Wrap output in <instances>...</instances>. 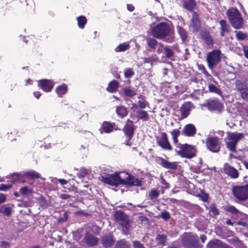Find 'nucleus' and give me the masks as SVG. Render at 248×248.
Instances as JSON below:
<instances>
[{
    "instance_id": "1",
    "label": "nucleus",
    "mask_w": 248,
    "mask_h": 248,
    "mask_svg": "<svg viewBox=\"0 0 248 248\" xmlns=\"http://www.w3.org/2000/svg\"><path fill=\"white\" fill-rule=\"evenodd\" d=\"M101 179L104 183L116 187L120 185H141L140 180L125 171L110 174H105L101 176Z\"/></svg>"
},
{
    "instance_id": "2",
    "label": "nucleus",
    "mask_w": 248,
    "mask_h": 248,
    "mask_svg": "<svg viewBox=\"0 0 248 248\" xmlns=\"http://www.w3.org/2000/svg\"><path fill=\"white\" fill-rule=\"evenodd\" d=\"M151 35L158 39H163L168 43L174 42L172 25L170 23L161 22L155 25L151 26Z\"/></svg>"
},
{
    "instance_id": "3",
    "label": "nucleus",
    "mask_w": 248,
    "mask_h": 248,
    "mask_svg": "<svg viewBox=\"0 0 248 248\" xmlns=\"http://www.w3.org/2000/svg\"><path fill=\"white\" fill-rule=\"evenodd\" d=\"M227 16L232 27L235 29H241L243 25V18L239 10L232 7L226 12Z\"/></svg>"
},
{
    "instance_id": "4",
    "label": "nucleus",
    "mask_w": 248,
    "mask_h": 248,
    "mask_svg": "<svg viewBox=\"0 0 248 248\" xmlns=\"http://www.w3.org/2000/svg\"><path fill=\"white\" fill-rule=\"evenodd\" d=\"M184 248H197L198 237L191 232H185L181 236Z\"/></svg>"
},
{
    "instance_id": "5",
    "label": "nucleus",
    "mask_w": 248,
    "mask_h": 248,
    "mask_svg": "<svg viewBox=\"0 0 248 248\" xmlns=\"http://www.w3.org/2000/svg\"><path fill=\"white\" fill-rule=\"evenodd\" d=\"M221 51L219 49H214L207 53L206 61L210 70H213L221 61Z\"/></svg>"
},
{
    "instance_id": "6",
    "label": "nucleus",
    "mask_w": 248,
    "mask_h": 248,
    "mask_svg": "<svg viewBox=\"0 0 248 248\" xmlns=\"http://www.w3.org/2000/svg\"><path fill=\"white\" fill-rule=\"evenodd\" d=\"M25 176L31 179L40 178V174L33 170L24 172L14 173L11 174L12 179L14 183L21 182L25 183L26 181L23 179Z\"/></svg>"
},
{
    "instance_id": "7",
    "label": "nucleus",
    "mask_w": 248,
    "mask_h": 248,
    "mask_svg": "<svg viewBox=\"0 0 248 248\" xmlns=\"http://www.w3.org/2000/svg\"><path fill=\"white\" fill-rule=\"evenodd\" d=\"M232 193L238 200L244 201L248 199V184L236 186L232 188Z\"/></svg>"
},
{
    "instance_id": "8",
    "label": "nucleus",
    "mask_w": 248,
    "mask_h": 248,
    "mask_svg": "<svg viewBox=\"0 0 248 248\" xmlns=\"http://www.w3.org/2000/svg\"><path fill=\"white\" fill-rule=\"evenodd\" d=\"M243 134L241 133L233 132L228 134L226 147L231 151H235L236 146L239 140L242 138Z\"/></svg>"
},
{
    "instance_id": "9",
    "label": "nucleus",
    "mask_w": 248,
    "mask_h": 248,
    "mask_svg": "<svg viewBox=\"0 0 248 248\" xmlns=\"http://www.w3.org/2000/svg\"><path fill=\"white\" fill-rule=\"evenodd\" d=\"M178 153L183 157L191 158L196 155V150L193 146L185 144L181 145Z\"/></svg>"
},
{
    "instance_id": "10",
    "label": "nucleus",
    "mask_w": 248,
    "mask_h": 248,
    "mask_svg": "<svg viewBox=\"0 0 248 248\" xmlns=\"http://www.w3.org/2000/svg\"><path fill=\"white\" fill-rule=\"evenodd\" d=\"M207 148L213 153H217L220 149L219 139L217 137H209L206 139Z\"/></svg>"
},
{
    "instance_id": "11",
    "label": "nucleus",
    "mask_w": 248,
    "mask_h": 248,
    "mask_svg": "<svg viewBox=\"0 0 248 248\" xmlns=\"http://www.w3.org/2000/svg\"><path fill=\"white\" fill-rule=\"evenodd\" d=\"M38 86L44 92H49L53 88L54 82L53 80L47 79H43L37 81Z\"/></svg>"
},
{
    "instance_id": "12",
    "label": "nucleus",
    "mask_w": 248,
    "mask_h": 248,
    "mask_svg": "<svg viewBox=\"0 0 248 248\" xmlns=\"http://www.w3.org/2000/svg\"><path fill=\"white\" fill-rule=\"evenodd\" d=\"M236 88L240 93L243 99H248V83L247 82H237L236 83Z\"/></svg>"
},
{
    "instance_id": "13",
    "label": "nucleus",
    "mask_w": 248,
    "mask_h": 248,
    "mask_svg": "<svg viewBox=\"0 0 248 248\" xmlns=\"http://www.w3.org/2000/svg\"><path fill=\"white\" fill-rule=\"evenodd\" d=\"M156 162L163 167L167 169L175 170L177 168V164L176 162H170L161 157H157L156 158Z\"/></svg>"
},
{
    "instance_id": "14",
    "label": "nucleus",
    "mask_w": 248,
    "mask_h": 248,
    "mask_svg": "<svg viewBox=\"0 0 248 248\" xmlns=\"http://www.w3.org/2000/svg\"><path fill=\"white\" fill-rule=\"evenodd\" d=\"M157 143L163 149L169 151L172 149L171 146L168 140L167 135L165 132L161 133L160 138L157 141Z\"/></svg>"
},
{
    "instance_id": "15",
    "label": "nucleus",
    "mask_w": 248,
    "mask_h": 248,
    "mask_svg": "<svg viewBox=\"0 0 248 248\" xmlns=\"http://www.w3.org/2000/svg\"><path fill=\"white\" fill-rule=\"evenodd\" d=\"M223 170L224 173L232 178L236 179L238 177L239 173L237 170L227 163L225 164Z\"/></svg>"
},
{
    "instance_id": "16",
    "label": "nucleus",
    "mask_w": 248,
    "mask_h": 248,
    "mask_svg": "<svg viewBox=\"0 0 248 248\" xmlns=\"http://www.w3.org/2000/svg\"><path fill=\"white\" fill-rule=\"evenodd\" d=\"M190 27L192 28L193 31L197 32L199 31L201 22L199 18V15L196 12L193 13Z\"/></svg>"
},
{
    "instance_id": "17",
    "label": "nucleus",
    "mask_w": 248,
    "mask_h": 248,
    "mask_svg": "<svg viewBox=\"0 0 248 248\" xmlns=\"http://www.w3.org/2000/svg\"><path fill=\"white\" fill-rule=\"evenodd\" d=\"M115 126V124L114 123L104 122L99 130L101 134L110 133L113 131Z\"/></svg>"
},
{
    "instance_id": "18",
    "label": "nucleus",
    "mask_w": 248,
    "mask_h": 248,
    "mask_svg": "<svg viewBox=\"0 0 248 248\" xmlns=\"http://www.w3.org/2000/svg\"><path fill=\"white\" fill-rule=\"evenodd\" d=\"M193 104L191 102H186L180 108L182 117L183 118L187 117L192 108Z\"/></svg>"
},
{
    "instance_id": "19",
    "label": "nucleus",
    "mask_w": 248,
    "mask_h": 248,
    "mask_svg": "<svg viewBox=\"0 0 248 248\" xmlns=\"http://www.w3.org/2000/svg\"><path fill=\"white\" fill-rule=\"evenodd\" d=\"M196 128L192 124L186 125L183 129V133L187 137H192L196 134Z\"/></svg>"
},
{
    "instance_id": "20",
    "label": "nucleus",
    "mask_w": 248,
    "mask_h": 248,
    "mask_svg": "<svg viewBox=\"0 0 248 248\" xmlns=\"http://www.w3.org/2000/svg\"><path fill=\"white\" fill-rule=\"evenodd\" d=\"M85 242L89 247L96 246L99 241V239L91 234H86L84 238Z\"/></svg>"
},
{
    "instance_id": "21",
    "label": "nucleus",
    "mask_w": 248,
    "mask_h": 248,
    "mask_svg": "<svg viewBox=\"0 0 248 248\" xmlns=\"http://www.w3.org/2000/svg\"><path fill=\"white\" fill-rule=\"evenodd\" d=\"M114 242L115 240L111 235L103 236L101 238V243L105 248L111 247L113 245Z\"/></svg>"
},
{
    "instance_id": "22",
    "label": "nucleus",
    "mask_w": 248,
    "mask_h": 248,
    "mask_svg": "<svg viewBox=\"0 0 248 248\" xmlns=\"http://www.w3.org/2000/svg\"><path fill=\"white\" fill-rule=\"evenodd\" d=\"M114 218L116 221L120 225L128 220L129 217L122 211H117L114 214Z\"/></svg>"
},
{
    "instance_id": "23",
    "label": "nucleus",
    "mask_w": 248,
    "mask_h": 248,
    "mask_svg": "<svg viewBox=\"0 0 248 248\" xmlns=\"http://www.w3.org/2000/svg\"><path fill=\"white\" fill-rule=\"evenodd\" d=\"M13 205L10 204H3L0 206V213L3 216L10 217L11 215Z\"/></svg>"
},
{
    "instance_id": "24",
    "label": "nucleus",
    "mask_w": 248,
    "mask_h": 248,
    "mask_svg": "<svg viewBox=\"0 0 248 248\" xmlns=\"http://www.w3.org/2000/svg\"><path fill=\"white\" fill-rule=\"evenodd\" d=\"M220 26V35L223 37L226 33H228L230 32V26L227 24L226 20L222 19L219 21Z\"/></svg>"
},
{
    "instance_id": "25",
    "label": "nucleus",
    "mask_w": 248,
    "mask_h": 248,
    "mask_svg": "<svg viewBox=\"0 0 248 248\" xmlns=\"http://www.w3.org/2000/svg\"><path fill=\"white\" fill-rule=\"evenodd\" d=\"M135 129L134 125H125L123 128V132L127 138L132 139L133 137Z\"/></svg>"
},
{
    "instance_id": "26",
    "label": "nucleus",
    "mask_w": 248,
    "mask_h": 248,
    "mask_svg": "<svg viewBox=\"0 0 248 248\" xmlns=\"http://www.w3.org/2000/svg\"><path fill=\"white\" fill-rule=\"evenodd\" d=\"M68 91L67 86L63 83L56 88L55 92L59 97H62L64 94H65Z\"/></svg>"
},
{
    "instance_id": "27",
    "label": "nucleus",
    "mask_w": 248,
    "mask_h": 248,
    "mask_svg": "<svg viewBox=\"0 0 248 248\" xmlns=\"http://www.w3.org/2000/svg\"><path fill=\"white\" fill-rule=\"evenodd\" d=\"M184 8L189 12H192L196 7L195 0H183Z\"/></svg>"
},
{
    "instance_id": "28",
    "label": "nucleus",
    "mask_w": 248,
    "mask_h": 248,
    "mask_svg": "<svg viewBox=\"0 0 248 248\" xmlns=\"http://www.w3.org/2000/svg\"><path fill=\"white\" fill-rule=\"evenodd\" d=\"M119 87V83L115 80H113L109 82L106 89L107 91L109 93H115Z\"/></svg>"
},
{
    "instance_id": "29",
    "label": "nucleus",
    "mask_w": 248,
    "mask_h": 248,
    "mask_svg": "<svg viewBox=\"0 0 248 248\" xmlns=\"http://www.w3.org/2000/svg\"><path fill=\"white\" fill-rule=\"evenodd\" d=\"M116 112L118 116L123 118L128 114L126 108L123 106H118L116 107Z\"/></svg>"
},
{
    "instance_id": "30",
    "label": "nucleus",
    "mask_w": 248,
    "mask_h": 248,
    "mask_svg": "<svg viewBox=\"0 0 248 248\" xmlns=\"http://www.w3.org/2000/svg\"><path fill=\"white\" fill-rule=\"evenodd\" d=\"M146 42L149 50L155 51L159 43L157 40L155 38H148L146 39Z\"/></svg>"
},
{
    "instance_id": "31",
    "label": "nucleus",
    "mask_w": 248,
    "mask_h": 248,
    "mask_svg": "<svg viewBox=\"0 0 248 248\" xmlns=\"http://www.w3.org/2000/svg\"><path fill=\"white\" fill-rule=\"evenodd\" d=\"M176 30L179 34V36L181 37L182 41L184 42L187 39V33L186 31L180 26L179 25H177L176 27Z\"/></svg>"
},
{
    "instance_id": "32",
    "label": "nucleus",
    "mask_w": 248,
    "mask_h": 248,
    "mask_svg": "<svg viewBox=\"0 0 248 248\" xmlns=\"http://www.w3.org/2000/svg\"><path fill=\"white\" fill-rule=\"evenodd\" d=\"M78 27L80 29H83L87 23V19L84 16H80L77 17Z\"/></svg>"
},
{
    "instance_id": "33",
    "label": "nucleus",
    "mask_w": 248,
    "mask_h": 248,
    "mask_svg": "<svg viewBox=\"0 0 248 248\" xmlns=\"http://www.w3.org/2000/svg\"><path fill=\"white\" fill-rule=\"evenodd\" d=\"M130 247L129 242L124 239L117 241L115 245V248H130Z\"/></svg>"
},
{
    "instance_id": "34",
    "label": "nucleus",
    "mask_w": 248,
    "mask_h": 248,
    "mask_svg": "<svg viewBox=\"0 0 248 248\" xmlns=\"http://www.w3.org/2000/svg\"><path fill=\"white\" fill-rule=\"evenodd\" d=\"M130 48V45L128 43H123L119 44L115 48L116 52H124L128 50Z\"/></svg>"
},
{
    "instance_id": "35",
    "label": "nucleus",
    "mask_w": 248,
    "mask_h": 248,
    "mask_svg": "<svg viewBox=\"0 0 248 248\" xmlns=\"http://www.w3.org/2000/svg\"><path fill=\"white\" fill-rule=\"evenodd\" d=\"M137 117L139 119L143 121H148L149 120V116L148 113L143 110H139L137 112Z\"/></svg>"
},
{
    "instance_id": "36",
    "label": "nucleus",
    "mask_w": 248,
    "mask_h": 248,
    "mask_svg": "<svg viewBox=\"0 0 248 248\" xmlns=\"http://www.w3.org/2000/svg\"><path fill=\"white\" fill-rule=\"evenodd\" d=\"M124 95L126 96L132 97L136 94V92L134 88H124L123 89Z\"/></svg>"
},
{
    "instance_id": "37",
    "label": "nucleus",
    "mask_w": 248,
    "mask_h": 248,
    "mask_svg": "<svg viewBox=\"0 0 248 248\" xmlns=\"http://www.w3.org/2000/svg\"><path fill=\"white\" fill-rule=\"evenodd\" d=\"M120 225L123 228V233L124 235H127L129 233V232L131 227L129 219L125 222L122 223V224H120Z\"/></svg>"
},
{
    "instance_id": "38",
    "label": "nucleus",
    "mask_w": 248,
    "mask_h": 248,
    "mask_svg": "<svg viewBox=\"0 0 248 248\" xmlns=\"http://www.w3.org/2000/svg\"><path fill=\"white\" fill-rule=\"evenodd\" d=\"M159 245L164 246L167 239V236L164 234H158L155 238Z\"/></svg>"
},
{
    "instance_id": "39",
    "label": "nucleus",
    "mask_w": 248,
    "mask_h": 248,
    "mask_svg": "<svg viewBox=\"0 0 248 248\" xmlns=\"http://www.w3.org/2000/svg\"><path fill=\"white\" fill-rule=\"evenodd\" d=\"M223 243L219 240L216 241H210L207 244V248H220L219 247H222Z\"/></svg>"
},
{
    "instance_id": "40",
    "label": "nucleus",
    "mask_w": 248,
    "mask_h": 248,
    "mask_svg": "<svg viewBox=\"0 0 248 248\" xmlns=\"http://www.w3.org/2000/svg\"><path fill=\"white\" fill-rule=\"evenodd\" d=\"M208 90L210 92L217 94H220L221 93L220 89L216 85L213 84H208Z\"/></svg>"
},
{
    "instance_id": "41",
    "label": "nucleus",
    "mask_w": 248,
    "mask_h": 248,
    "mask_svg": "<svg viewBox=\"0 0 248 248\" xmlns=\"http://www.w3.org/2000/svg\"><path fill=\"white\" fill-rule=\"evenodd\" d=\"M171 135L172 137L173 142L176 144L178 143V137L180 135V132L178 129H173L170 132Z\"/></svg>"
},
{
    "instance_id": "42",
    "label": "nucleus",
    "mask_w": 248,
    "mask_h": 248,
    "mask_svg": "<svg viewBox=\"0 0 248 248\" xmlns=\"http://www.w3.org/2000/svg\"><path fill=\"white\" fill-rule=\"evenodd\" d=\"M164 53L167 58H170L173 55V52L170 46H165Z\"/></svg>"
},
{
    "instance_id": "43",
    "label": "nucleus",
    "mask_w": 248,
    "mask_h": 248,
    "mask_svg": "<svg viewBox=\"0 0 248 248\" xmlns=\"http://www.w3.org/2000/svg\"><path fill=\"white\" fill-rule=\"evenodd\" d=\"M236 38L239 41L244 40L247 37L246 34L241 31H235Z\"/></svg>"
},
{
    "instance_id": "44",
    "label": "nucleus",
    "mask_w": 248,
    "mask_h": 248,
    "mask_svg": "<svg viewBox=\"0 0 248 248\" xmlns=\"http://www.w3.org/2000/svg\"><path fill=\"white\" fill-rule=\"evenodd\" d=\"M159 193L155 189H153L149 193V197L151 200H154L158 197Z\"/></svg>"
},
{
    "instance_id": "45",
    "label": "nucleus",
    "mask_w": 248,
    "mask_h": 248,
    "mask_svg": "<svg viewBox=\"0 0 248 248\" xmlns=\"http://www.w3.org/2000/svg\"><path fill=\"white\" fill-rule=\"evenodd\" d=\"M231 241L233 245L236 247L241 248L243 246L242 242L237 237L232 238Z\"/></svg>"
},
{
    "instance_id": "46",
    "label": "nucleus",
    "mask_w": 248,
    "mask_h": 248,
    "mask_svg": "<svg viewBox=\"0 0 248 248\" xmlns=\"http://www.w3.org/2000/svg\"><path fill=\"white\" fill-rule=\"evenodd\" d=\"M204 41L208 46L213 45V39L209 34H205L203 36Z\"/></svg>"
},
{
    "instance_id": "47",
    "label": "nucleus",
    "mask_w": 248,
    "mask_h": 248,
    "mask_svg": "<svg viewBox=\"0 0 248 248\" xmlns=\"http://www.w3.org/2000/svg\"><path fill=\"white\" fill-rule=\"evenodd\" d=\"M134 75L131 68L125 69L124 70V76L125 78H130Z\"/></svg>"
},
{
    "instance_id": "48",
    "label": "nucleus",
    "mask_w": 248,
    "mask_h": 248,
    "mask_svg": "<svg viewBox=\"0 0 248 248\" xmlns=\"http://www.w3.org/2000/svg\"><path fill=\"white\" fill-rule=\"evenodd\" d=\"M226 210L235 215L237 214L239 212V210L237 209L234 206L232 205H229L227 206L226 208Z\"/></svg>"
},
{
    "instance_id": "49",
    "label": "nucleus",
    "mask_w": 248,
    "mask_h": 248,
    "mask_svg": "<svg viewBox=\"0 0 248 248\" xmlns=\"http://www.w3.org/2000/svg\"><path fill=\"white\" fill-rule=\"evenodd\" d=\"M210 212H211L215 216L219 214V211L216 207L215 204H212L210 206Z\"/></svg>"
},
{
    "instance_id": "50",
    "label": "nucleus",
    "mask_w": 248,
    "mask_h": 248,
    "mask_svg": "<svg viewBox=\"0 0 248 248\" xmlns=\"http://www.w3.org/2000/svg\"><path fill=\"white\" fill-rule=\"evenodd\" d=\"M20 192L22 195H26L31 192V190L27 186H24L20 188Z\"/></svg>"
},
{
    "instance_id": "51",
    "label": "nucleus",
    "mask_w": 248,
    "mask_h": 248,
    "mask_svg": "<svg viewBox=\"0 0 248 248\" xmlns=\"http://www.w3.org/2000/svg\"><path fill=\"white\" fill-rule=\"evenodd\" d=\"M160 217L165 221H167L170 218V214L168 211H165L161 212Z\"/></svg>"
},
{
    "instance_id": "52",
    "label": "nucleus",
    "mask_w": 248,
    "mask_h": 248,
    "mask_svg": "<svg viewBox=\"0 0 248 248\" xmlns=\"http://www.w3.org/2000/svg\"><path fill=\"white\" fill-rule=\"evenodd\" d=\"M164 45L161 43H159L157 45V46H156V49L155 51L159 54L163 52L165 49Z\"/></svg>"
},
{
    "instance_id": "53",
    "label": "nucleus",
    "mask_w": 248,
    "mask_h": 248,
    "mask_svg": "<svg viewBox=\"0 0 248 248\" xmlns=\"http://www.w3.org/2000/svg\"><path fill=\"white\" fill-rule=\"evenodd\" d=\"M12 187V186L10 185L0 184V190L6 191Z\"/></svg>"
},
{
    "instance_id": "54",
    "label": "nucleus",
    "mask_w": 248,
    "mask_h": 248,
    "mask_svg": "<svg viewBox=\"0 0 248 248\" xmlns=\"http://www.w3.org/2000/svg\"><path fill=\"white\" fill-rule=\"evenodd\" d=\"M133 246L134 248H145L144 246L140 241H134Z\"/></svg>"
},
{
    "instance_id": "55",
    "label": "nucleus",
    "mask_w": 248,
    "mask_h": 248,
    "mask_svg": "<svg viewBox=\"0 0 248 248\" xmlns=\"http://www.w3.org/2000/svg\"><path fill=\"white\" fill-rule=\"evenodd\" d=\"M87 173L88 171L87 170L82 169L80 170V172L78 174V175L79 177L83 178L87 174Z\"/></svg>"
},
{
    "instance_id": "56",
    "label": "nucleus",
    "mask_w": 248,
    "mask_h": 248,
    "mask_svg": "<svg viewBox=\"0 0 248 248\" xmlns=\"http://www.w3.org/2000/svg\"><path fill=\"white\" fill-rule=\"evenodd\" d=\"M10 245V243L7 241H0V247L1 248H9Z\"/></svg>"
},
{
    "instance_id": "57",
    "label": "nucleus",
    "mask_w": 248,
    "mask_h": 248,
    "mask_svg": "<svg viewBox=\"0 0 248 248\" xmlns=\"http://www.w3.org/2000/svg\"><path fill=\"white\" fill-rule=\"evenodd\" d=\"M198 196L202 199L203 202H207L208 199V196L207 194L203 193L198 195Z\"/></svg>"
},
{
    "instance_id": "58",
    "label": "nucleus",
    "mask_w": 248,
    "mask_h": 248,
    "mask_svg": "<svg viewBox=\"0 0 248 248\" xmlns=\"http://www.w3.org/2000/svg\"><path fill=\"white\" fill-rule=\"evenodd\" d=\"M138 104L141 108L144 109L146 108V104H148V102H145V101H143L141 100H139L138 102Z\"/></svg>"
},
{
    "instance_id": "59",
    "label": "nucleus",
    "mask_w": 248,
    "mask_h": 248,
    "mask_svg": "<svg viewBox=\"0 0 248 248\" xmlns=\"http://www.w3.org/2000/svg\"><path fill=\"white\" fill-rule=\"evenodd\" d=\"M178 234V233L176 231H169L168 232V235L171 238H174V237H177Z\"/></svg>"
},
{
    "instance_id": "60",
    "label": "nucleus",
    "mask_w": 248,
    "mask_h": 248,
    "mask_svg": "<svg viewBox=\"0 0 248 248\" xmlns=\"http://www.w3.org/2000/svg\"><path fill=\"white\" fill-rule=\"evenodd\" d=\"M207 79L208 80H210L211 81H213L214 83H215L216 84H217V81H216L214 78H213V77L208 73L207 74L205 75Z\"/></svg>"
},
{
    "instance_id": "61",
    "label": "nucleus",
    "mask_w": 248,
    "mask_h": 248,
    "mask_svg": "<svg viewBox=\"0 0 248 248\" xmlns=\"http://www.w3.org/2000/svg\"><path fill=\"white\" fill-rule=\"evenodd\" d=\"M199 69L202 71V72L205 76L206 74L208 73L207 71L206 70L205 67L203 65L201 66H199Z\"/></svg>"
},
{
    "instance_id": "62",
    "label": "nucleus",
    "mask_w": 248,
    "mask_h": 248,
    "mask_svg": "<svg viewBox=\"0 0 248 248\" xmlns=\"http://www.w3.org/2000/svg\"><path fill=\"white\" fill-rule=\"evenodd\" d=\"M6 200V197L4 194L0 193V204L3 202H4Z\"/></svg>"
},
{
    "instance_id": "63",
    "label": "nucleus",
    "mask_w": 248,
    "mask_h": 248,
    "mask_svg": "<svg viewBox=\"0 0 248 248\" xmlns=\"http://www.w3.org/2000/svg\"><path fill=\"white\" fill-rule=\"evenodd\" d=\"M127 9L129 12H133L135 9V7L132 4H127Z\"/></svg>"
},
{
    "instance_id": "64",
    "label": "nucleus",
    "mask_w": 248,
    "mask_h": 248,
    "mask_svg": "<svg viewBox=\"0 0 248 248\" xmlns=\"http://www.w3.org/2000/svg\"><path fill=\"white\" fill-rule=\"evenodd\" d=\"M243 49L245 56L248 59V46H244Z\"/></svg>"
}]
</instances>
